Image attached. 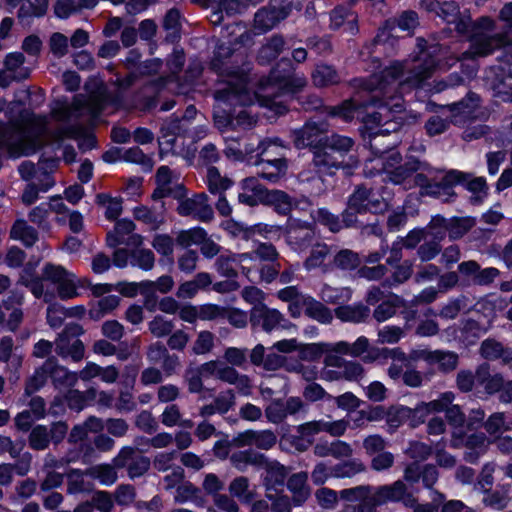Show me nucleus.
<instances>
[{"label":"nucleus","instance_id":"nucleus-27","mask_svg":"<svg viewBox=\"0 0 512 512\" xmlns=\"http://www.w3.org/2000/svg\"><path fill=\"white\" fill-rule=\"evenodd\" d=\"M476 379L477 384L481 385L487 393L501 392L504 379L500 374L491 375L488 366L482 365L477 369Z\"/></svg>","mask_w":512,"mask_h":512},{"label":"nucleus","instance_id":"nucleus-54","mask_svg":"<svg viewBox=\"0 0 512 512\" xmlns=\"http://www.w3.org/2000/svg\"><path fill=\"white\" fill-rule=\"evenodd\" d=\"M284 46V40L281 37H273L267 44H265L260 52L259 59L262 62H268L276 58Z\"/></svg>","mask_w":512,"mask_h":512},{"label":"nucleus","instance_id":"nucleus-37","mask_svg":"<svg viewBox=\"0 0 512 512\" xmlns=\"http://www.w3.org/2000/svg\"><path fill=\"white\" fill-rule=\"evenodd\" d=\"M206 183L212 194L222 195L232 186V181L227 177H222L217 168L210 166L207 169Z\"/></svg>","mask_w":512,"mask_h":512},{"label":"nucleus","instance_id":"nucleus-4","mask_svg":"<svg viewBox=\"0 0 512 512\" xmlns=\"http://www.w3.org/2000/svg\"><path fill=\"white\" fill-rule=\"evenodd\" d=\"M400 162V154L392 149L370 159L366 164L365 171L370 174H372V170H376L377 173L383 172L390 182L403 185L405 189L415 186L423 187L427 184V174L432 172L427 163L412 156L407 157L404 165H400Z\"/></svg>","mask_w":512,"mask_h":512},{"label":"nucleus","instance_id":"nucleus-5","mask_svg":"<svg viewBox=\"0 0 512 512\" xmlns=\"http://www.w3.org/2000/svg\"><path fill=\"white\" fill-rule=\"evenodd\" d=\"M500 18L509 24V35H512V2L502 8ZM510 44L512 39L508 35L499 36L494 33V23L491 19L482 18L473 28L470 48L463 54V58L486 56L494 49Z\"/></svg>","mask_w":512,"mask_h":512},{"label":"nucleus","instance_id":"nucleus-45","mask_svg":"<svg viewBox=\"0 0 512 512\" xmlns=\"http://www.w3.org/2000/svg\"><path fill=\"white\" fill-rule=\"evenodd\" d=\"M119 302L120 298L116 295L105 296L99 299L97 303L91 308L90 315L93 319L99 320L117 308Z\"/></svg>","mask_w":512,"mask_h":512},{"label":"nucleus","instance_id":"nucleus-53","mask_svg":"<svg viewBox=\"0 0 512 512\" xmlns=\"http://www.w3.org/2000/svg\"><path fill=\"white\" fill-rule=\"evenodd\" d=\"M312 77L315 85L317 86L334 84L339 80L337 72L327 65H318Z\"/></svg>","mask_w":512,"mask_h":512},{"label":"nucleus","instance_id":"nucleus-13","mask_svg":"<svg viewBox=\"0 0 512 512\" xmlns=\"http://www.w3.org/2000/svg\"><path fill=\"white\" fill-rule=\"evenodd\" d=\"M181 123L182 122L179 120H173L162 125L161 134L158 140L161 156L171 153L181 155L186 158L193 155L194 149L184 152L177 147V142L181 139L177 134L180 130Z\"/></svg>","mask_w":512,"mask_h":512},{"label":"nucleus","instance_id":"nucleus-31","mask_svg":"<svg viewBox=\"0 0 512 512\" xmlns=\"http://www.w3.org/2000/svg\"><path fill=\"white\" fill-rule=\"evenodd\" d=\"M90 506L95 507L100 512H111L114 508V501L108 492L97 491L92 496L90 503L78 506L75 512H90Z\"/></svg>","mask_w":512,"mask_h":512},{"label":"nucleus","instance_id":"nucleus-44","mask_svg":"<svg viewBox=\"0 0 512 512\" xmlns=\"http://www.w3.org/2000/svg\"><path fill=\"white\" fill-rule=\"evenodd\" d=\"M56 386H74L78 381V374L68 371L65 367L56 366L52 361V367L48 370Z\"/></svg>","mask_w":512,"mask_h":512},{"label":"nucleus","instance_id":"nucleus-46","mask_svg":"<svg viewBox=\"0 0 512 512\" xmlns=\"http://www.w3.org/2000/svg\"><path fill=\"white\" fill-rule=\"evenodd\" d=\"M346 21V30L353 34L356 31L355 21L356 17L354 14L345 7L336 8L331 14V26L333 28H339Z\"/></svg>","mask_w":512,"mask_h":512},{"label":"nucleus","instance_id":"nucleus-25","mask_svg":"<svg viewBox=\"0 0 512 512\" xmlns=\"http://www.w3.org/2000/svg\"><path fill=\"white\" fill-rule=\"evenodd\" d=\"M243 192L239 194V201L249 206L263 202L268 192L256 178H246L242 182Z\"/></svg>","mask_w":512,"mask_h":512},{"label":"nucleus","instance_id":"nucleus-56","mask_svg":"<svg viewBox=\"0 0 512 512\" xmlns=\"http://www.w3.org/2000/svg\"><path fill=\"white\" fill-rule=\"evenodd\" d=\"M318 424L320 432H326L334 437L342 436L348 428V421L345 419L333 421L321 419L318 420Z\"/></svg>","mask_w":512,"mask_h":512},{"label":"nucleus","instance_id":"nucleus-29","mask_svg":"<svg viewBox=\"0 0 512 512\" xmlns=\"http://www.w3.org/2000/svg\"><path fill=\"white\" fill-rule=\"evenodd\" d=\"M307 474L297 473L292 475L288 480V489L293 494L295 505H301L310 495V489L306 485Z\"/></svg>","mask_w":512,"mask_h":512},{"label":"nucleus","instance_id":"nucleus-9","mask_svg":"<svg viewBox=\"0 0 512 512\" xmlns=\"http://www.w3.org/2000/svg\"><path fill=\"white\" fill-rule=\"evenodd\" d=\"M445 187L436 186L432 188L428 193L435 194L437 197L442 198L447 201L450 196H452L450 186L454 184H464L467 189L473 193L480 194L485 191L486 181L483 177H478L469 180V176L459 172V171H450L444 178Z\"/></svg>","mask_w":512,"mask_h":512},{"label":"nucleus","instance_id":"nucleus-24","mask_svg":"<svg viewBox=\"0 0 512 512\" xmlns=\"http://www.w3.org/2000/svg\"><path fill=\"white\" fill-rule=\"evenodd\" d=\"M252 258V254L250 253L223 254L217 259L216 268L221 275L234 277L236 276V268L240 266L242 272L247 275L249 269L242 264L248 260H252Z\"/></svg>","mask_w":512,"mask_h":512},{"label":"nucleus","instance_id":"nucleus-14","mask_svg":"<svg viewBox=\"0 0 512 512\" xmlns=\"http://www.w3.org/2000/svg\"><path fill=\"white\" fill-rule=\"evenodd\" d=\"M315 232L313 227L303 221L290 219L287 227V243L295 251H304L314 239Z\"/></svg>","mask_w":512,"mask_h":512},{"label":"nucleus","instance_id":"nucleus-33","mask_svg":"<svg viewBox=\"0 0 512 512\" xmlns=\"http://www.w3.org/2000/svg\"><path fill=\"white\" fill-rule=\"evenodd\" d=\"M10 236L14 240L21 241L27 247L32 246L38 239L36 230L27 225L24 220H18L13 225Z\"/></svg>","mask_w":512,"mask_h":512},{"label":"nucleus","instance_id":"nucleus-3","mask_svg":"<svg viewBox=\"0 0 512 512\" xmlns=\"http://www.w3.org/2000/svg\"><path fill=\"white\" fill-rule=\"evenodd\" d=\"M273 85H276L282 90L281 95L271 97L269 93L251 94L246 87V75L241 72H233L228 75L226 80V87L220 88L216 92L217 105L214 108V121L219 129H226L228 127L248 128L255 122V118L246 110L241 109L236 115L227 110L231 105L239 104L246 106L254 103L256 100L261 107L267 108L275 115H282L286 112V105L280 98L282 95L293 94L303 88L306 80L303 77H286L279 79L275 72L272 76Z\"/></svg>","mask_w":512,"mask_h":512},{"label":"nucleus","instance_id":"nucleus-10","mask_svg":"<svg viewBox=\"0 0 512 512\" xmlns=\"http://www.w3.org/2000/svg\"><path fill=\"white\" fill-rule=\"evenodd\" d=\"M454 399L455 395L452 392H444L435 400L421 402L413 411L406 407H398L395 409V414L399 418L408 417L413 414V417H417L423 422L425 417L431 413L446 411L448 406L453 403Z\"/></svg>","mask_w":512,"mask_h":512},{"label":"nucleus","instance_id":"nucleus-49","mask_svg":"<svg viewBox=\"0 0 512 512\" xmlns=\"http://www.w3.org/2000/svg\"><path fill=\"white\" fill-rule=\"evenodd\" d=\"M86 474L98 479L102 485H112L117 480V473L110 465H97L89 468Z\"/></svg>","mask_w":512,"mask_h":512},{"label":"nucleus","instance_id":"nucleus-42","mask_svg":"<svg viewBox=\"0 0 512 512\" xmlns=\"http://www.w3.org/2000/svg\"><path fill=\"white\" fill-rule=\"evenodd\" d=\"M320 296L322 300L331 304H341L344 302H348L352 297L351 289L347 287H331L329 285H324L321 289Z\"/></svg>","mask_w":512,"mask_h":512},{"label":"nucleus","instance_id":"nucleus-64","mask_svg":"<svg viewBox=\"0 0 512 512\" xmlns=\"http://www.w3.org/2000/svg\"><path fill=\"white\" fill-rule=\"evenodd\" d=\"M49 47L56 57H63L68 52V38L59 32H55L50 36Z\"/></svg>","mask_w":512,"mask_h":512},{"label":"nucleus","instance_id":"nucleus-21","mask_svg":"<svg viewBox=\"0 0 512 512\" xmlns=\"http://www.w3.org/2000/svg\"><path fill=\"white\" fill-rule=\"evenodd\" d=\"M411 357L415 360L423 359L429 364L438 365L443 371H451L456 368L458 357L453 352L440 350L430 351L428 349L414 350Z\"/></svg>","mask_w":512,"mask_h":512},{"label":"nucleus","instance_id":"nucleus-28","mask_svg":"<svg viewBox=\"0 0 512 512\" xmlns=\"http://www.w3.org/2000/svg\"><path fill=\"white\" fill-rule=\"evenodd\" d=\"M260 165L262 167V177L271 182H276L279 180L282 176L285 175L287 170L286 161L282 158L262 159Z\"/></svg>","mask_w":512,"mask_h":512},{"label":"nucleus","instance_id":"nucleus-1","mask_svg":"<svg viewBox=\"0 0 512 512\" xmlns=\"http://www.w3.org/2000/svg\"><path fill=\"white\" fill-rule=\"evenodd\" d=\"M417 47V55L403 63H392L380 75L374 74L369 81L363 83V89L373 93L370 103L363 105L356 99L346 100L339 107H333L330 114L345 121L361 119L371 135L398 130L401 126L399 114L403 112L404 104L402 98L393 93L399 87L417 86L436 69H442V64L433 59L437 47L427 50L423 39L418 40Z\"/></svg>","mask_w":512,"mask_h":512},{"label":"nucleus","instance_id":"nucleus-2","mask_svg":"<svg viewBox=\"0 0 512 512\" xmlns=\"http://www.w3.org/2000/svg\"><path fill=\"white\" fill-rule=\"evenodd\" d=\"M102 109L103 105L95 99L86 103L79 96L72 103L56 101L51 115L60 126L53 133H49L44 119L21 114L19 121H11L8 126L0 125V147L7 149L12 157H20L36 152L45 140L60 146L64 139L84 135L83 128L76 122L86 115L89 120H95Z\"/></svg>","mask_w":512,"mask_h":512},{"label":"nucleus","instance_id":"nucleus-16","mask_svg":"<svg viewBox=\"0 0 512 512\" xmlns=\"http://www.w3.org/2000/svg\"><path fill=\"white\" fill-rule=\"evenodd\" d=\"M135 224L129 219L119 220L114 228V231L109 232L107 235V244L110 247H115L119 244L127 246H140L143 242V237L139 234L133 233Z\"/></svg>","mask_w":512,"mask_h":512},{"label":"nucleus","instance_id":"nucleus-26","mask_svg":"<svg viewBox=\"0 0 512 512\" xmlns=\"http://www.w3.org/2000/svg\"><path fill=\"white\" fill-rule=\"evenodd\" d=\"M57 285L60 298L71 299L77 297L79 295V290L88 287L90 283L88 279L78 278L73 273L69 272Z\"/></svg>","mask_w":512,"mask_h":512},{"label":"nucleus","instance_id":"nucleus-17","mask_svg":"<svg viewBox=\"0 0 512 512\" xmlns=\"http://www.w3.org/2000/svg\"><path fill=\"white\" fill-rule=\"evenodd\" d=\"M177 211L182 216H192L202 221L210 220L213 216L205 194H197L191 198L180 200Z\"/></svg>","mask_w":512,"mask_h":512},{"label":"nucleus","instance_id":"nucleus-23","mask_svg":"<svg viewBox=\"0 0 512 512\" xmlns=\"http://www.w3.org/2000/svg\"><path fill=\"white\" fill-rule=\"evenodd\" d=\"M342 499L347 501H359V512H374V489L370 486H358L344 489L340 492Z\"/></svg>","mask_w":512,"mask_h":512},{"label":"nucleus","instance_id":"nucleus-35","mask_svg":"<svg viewBox=\"0 0 512 512\" xmlns=\"http://www.w3.org/2000/svg\"><path fill=\"white\" fill-rule=\"evenodd\" d=\"M369 314V309L361 304L340 306L335 310L338 319L345 322H361Z\"/></svg>","mask_w":512,"mask_h":512},{"label":"nucleus","instance_id":"nucleus-40","mask_svg":"<svg viewBox=\"0 0 512 512\" xmlns=\"http://www.w3.org/2000/svg\"><path fill=\"white\" fill-rule=\"evenodd\" d=\"M438 14L444 21L449 24H455L459 32H464L467 28V23L459 20V8L454 2H444L439 6Z\"/></svg>","mask_w":512,"mask_h":512},{"label":"nucleus","instance_id":"nucleus-47","mask_svg":"<svg viewBox=\"0 0 512 512\" xmlns=\"http://www.w3.org/2000/svg\"><path fill=\"white\" fill-rule=\"evenodd\" d=\"M265 465L266 475L265 481L268 485H282L284 483L286 472L284 466L275 461H266L262 459V463Z\"/></svg>","mask_w":512,"mask_h":512},{"label":"nucleus","instance_id":"nucleus-48","mask_svg":"<svg viewBox=\"0 0 512 512\" xmlns=\"http://www.w3.org/2000/svg\"><path fill=\"white\" fill-rule=\"evenodd\" d=\"M206 238V232L200 227L180 231L176 241L182 247L200 245Z\"/></svg>","mask_w":512,"mask_h":512},{"label":"nucleus","instance_id":"nucleus-52","mask_svg":"<svg viewBox=\"0 0 512 512\" xmlns=\"http://www.w3.org/2000/svg\"><path fill=\"white\" fill-rule=\"evenodd\" d=\"M155 263V257L149 249H136L131 253L130 264L142 270H151Z\"/></svg>","mask_w":512,"mask_h":512},{"label":"nucleus","instance_id":"nucleus-8","mask_svg":"<svg viewBox=\"0 0 512 512\" xmlns=\"http://www.w3.org/2000/svg\"><path fill=\"white\" fill-rule=\"evenodd\" d=\"M250 319L252 326H260L266 332L279 328L291 332L296 330V326L287 321L282 313L266 305L253 306Z\"/></svg>","mask_w":512,"mask_h":512},{"label":"nucleus","instance_id":"nucleus-41","mask_svg":"<svg viewBox=\"0 0 512 512\" xmlns=\"http://www.w3.org/2000/svg\"><path fill=\"white\" fill-rule=\"evenodd\" d=\"M96 203L104 208L105 216L109 220L117 219L122 212L121 198L101 193L96 196Z\"/></svg>","mask_w":512,"mask_h":512},{"label":"nucleus","instance_id":"nucleus-38","mask_svg":"<svg viewBox=\"0 0 512 512\" xmlns=\"http://www.w3.org/2000/svg\"><path fill=\"white\" fill-rule=\"evenodd\" d=\"M371 196V192L367 189H357L349 199L348 211L361 213L366 210H371L374 206Z\"/></svg>","mask_w":512,"mask_h":512},{"label":"nucleus","instance_id":"nucleus-32","mask_svg":"<svg viewBox=\"0 0 512 512\" xmlns=\"http://www.w3.org/2000/svg\"><path fill=\"white\" fill-rule=\"evenodd\" d=\"M481 354L487 359L501 358L506 364L512 363V349H504L494 340H486L481 345Z\"/></svg>","mask_w":512,"mask_h":512},{"label":"nucleus","instance_id":"nucleus-12","mask_svg":"<svg viewBox=\"0 0 512 512\" xmlns=\"http://www.w3.org/2000/svg\"><path fill=\"white\" fill-rule=\"evenodd\" d=\"M83 333L82 327L77 324L69 325L64 334L55 342V351L62 357H71L74 361H79L84 356V345L77 338L70 339L69 336H78Z\"/></svg>","mask_w":512,"mask_h":512},{"label":"nucleus","instance_id":"nucleus-58","mask_svg":"<svg viewBox=\"0 0 512 512\" xmlns=\"http://www.w3.org/2000/svg\"><path fill=\"white\" fill-rule=\"evenodd\" d=\"M33 267L27 266L21 273L20 282L30 287L32 293L36 297H40L43 294V285L40 278L34 276Z\"/></svg>","mask_w":512,"mask_h":512},{"label":"nucleus","instance_id":"nucleus-51","mask_svg":"<svg viewBox=\"0 0 512 512\" xmlns=\"http://www.w3.org/2000/svg\"><path fill=\"white\" fill-rule=\"evenodd\" d=\"M484 426L490 435H494L499 432L512 430V421H506L504 413L496 412L489 416Z\"/></svg>","mask_w":512,"mask_h":512},{"label":"nucleus","instance_id":"nucleus-61","mask_svg":"<svg viewBox=\"0 0 512 512\" xmlns=\"http://www.w3.org/2000/svg\"><path fill=\"white\" fill-rule=\"evenodd\" d=\"M29 441L33 449L43 450L49 444L50 434L44 426H36L30 434Z\"/></svg>","mask_w":512,"mask_h":512},{"label":"nucleus","instance_id":"nucleus-15","mask_svg":"<svg viewBox=\"0 0 512 512\" xmlns=\"http://www.w3.org/2000/svg\"><path fill=\"white\" fill-rule=\"evenodd\" d=\"M280 0H272L269 8L259 10L254 19L255 29L264 33L275 27L281 20L285 19L289 12V4L278 7Z\"/></svg>","mask_w":512,"mask_h":512},{"label":"nucleus","instance_id":"nucleus-20","mask_svg":"<svg viewBox=\"0 0 512 512\" xmlns=\"http://www.w3.org/2000/svg\"><path fill=\"white\" fill-rule=\"evenodd\" d=\"M479 106V98L475 94H470L468 97L459 103L450 105L447 108L448 115L451 122L456 125H462L466 121L476 118V110Z\"/></svg>","mask_w":512,"mask_h":512},{"label":"nucleus","instance_id":"nucleus-22","mask_svg":"<svg viewBox=\"0 0 512 512\" xmlns=\"http://www.w3.org/2000/svg\"><path fill=\"white\" fill-rule=\"evenodd\" d=\"M324 123H307L303 128L294 132V144L297 148L314 146L322 143V135L326 132Z\"/></svg>","mask_w":512,"mask_h":512},{"label":"nucleus","instance_id":"nucleus-43","mask_svg":"<svg viewBox=\"0 0 512 512\" xmlns=\"http://www.w3.org/2000/svg\"><path fill=\"white\" fill-rule=\"evenodd\" d=\"M306 314L323 324L330 323L333 319L331 310L310 296L306 303Z\"/></svg>","mask_w":512,"mask_h":512},{"label":"nucleus","instance_id":"nucleus-39","mask_svg":"<svg viewBox=\"0 0 512 512\" xmlns=\"http://www.w3.org/2000/svg\"><path fill=\"white\" fill-rule=\"evenodd\" d=\"M133 215L135 219L148 225L152 230L158 229L164 223V216L161 212H156L146 206L135 207Z\"/></svg>","mask_w":512,"mask_h":512},{"label":"nucleus","instance_id":"nucleus-6","mask_svg":"<svg viewBox=\"0 0 512 512\" xmlns=\"http://www.w3.org/2000/svg\"><path fill=\"white\" fill-rule=\"evenodd\" d=\"M352 146L353 141L351 138L340 135H332L325 148L317 149L314 152L313 162L315 167H317L318 174H323L326 170L337 168L339 166L344 169L346 167L352 168L357 166L358 161L356 159H353L351 164L343 165V162H338L333 156V153L342 155L343 153L349 151Z\"/></svg>","mask_w":512,"mask_h":512},{"label":"nucleus","instance_id":"nucleus-19","mask_svg":"<svg viewBox=\"0 0 512 512\" xmlns=\"http://www.w3.org/2000/svg\"><path fill=\"white\" fill-rule=\"evenodd\" d=\"M374 505L378 506L388 501H403L405 505H413L414 498L406 493V486L402 481L392 485H385L374 489Z\"/></svg>","mask_w":512,"mask_h":512},{"label":"nucleus","instance_id":"nucleus-60","mask_svg":"<svg viewBox=\"0 0 512 512\" xmlns=\"http://www.w3.org/2000/svg\"><path fill=\"white\" fill-rule=\"evenodd\" d=\"M173 328V322L160 315L155 316L149 323V330L156 337L167 336Z\"/></svg>","mask_w":512,"mask_h":512},{"label":"nucleus","instance_id":"nucleus-7","mask_svg":"<svg viewBox=\"0 0 512 512\" xmlns=\"http://www.w3.org/2000/svg\"><path fill=\"white\" fill-rule=\"evenodd\" d=\"M475 225V220L471 217H454L449 220L436 216L429 223L430 233L433 239L441 241L446 232L450 239H459L464 236Z\"/></svg>","mask_w":512,"mask_h":512},{"label":"nucleus","instance_id":"nucleus-50","mask_svg":"<svg viewBox=\"0 0 512 512\" xmlns=\"http://www.w3.org/2000/svg\"><path fill=\"white\" fill-rule=\"evenodd\" d=\"M329 255V248L324 243H316L312 246L309 256L305 261V268L312 270L321 267Z\"/></svg>","mask_w":512,"mask_h":512},{"label":"nucleus","instance_id":"nucleus-59","mask_svg":"<svg viewBox=\"0 0 512 512\" xmlns=\"http://www.w3.org/2000/svg\"><path fill=\"white\" fill-rule=\"evenodd\" d=\"M364 470V465L359 460H352L333 467V476L336 478L351 477Z\"/></svg>","mask_w":512,"mask_h":512},{"label":"nucleus","instance_id":"nucleus-11","mask_svg":"<svg viewBox=\"0 0 512 512\" xmlns=\"http://www.w3.org/2000/svg\"><path fill=\"white\" fill-rule=\"evenodd\" d=\"M157 187L153 192V199H161L167 196L181 198L184 196V187L177 183L179 175L167 166H161L156 173Z\"/></svg>","mask_w":512,"mask_h":512},{"label":"nucleus","instance_id":"nucleus-55","mask_svg":"<svg viewBox=\"0 0 512 512\" xmlns=\"http://www.w3.org/2000/svg\"><path fill=\"white\" fill-rule=\"evenodd\" d=\"M52 367V360H47L42 368L35 371L34 375L29 379L26 392L31 394L41 388L46 382L48 370Z\"/></svg>","mask_w":512,"mask_h":512},{"label":"nucleus","instance_id":"nucleus-63","mask_svg":"<svg viewBox=\"0 0 512 512\" xmlns=\"http://www.w3.org/2000/svg\"><path fill=\"white\" fill-rule=\"evenodd\" d=\"M265 416L273 424L282 422L287 417L284 402L281 400L272 401L265 409Z\"/></svg>","mask_w":512,"mask_h":512},{"label":"nucleus","instance_id":"nucleus-18","mask_svg":"<svg viewBox=\"0 0 512 512\" xmlns=\"http://www.w3.org/2000/svg\"><path fill=\"white\" fill-rule=\"evenodd\" d=\"M451 445L453 447H460L465 445L469 450L465 458L469 462H475L481 455H483L489 446V440L487 437L480 434H473L468 438L464 439L462 436L458 435L456 431L453 432Z\"/></svg>","mask_w":512,"mask_h":512},{"label":"nucleus","instance_id":"nucleus-36","mask_svg":"<svg viewBox=\"0 0 512 512\" xmlns=\"http://www.w3.org/2000/svg\"><path fill=\"white\" fill-rule=\"evenodd\" d=\"M263 203L273 206L280 214L289 213L293 206L290 197L280 190H268Z\"/></svg>","mask_w":512,"mask_h":512},{"label":"nucleus","instance_id":"nucleus-30","mask_svg":"<svg viewBox=\"0 0 512 512\" xmlns=\"http://www.w3.org/2000/svg\"><path fill=\"white\" fill-rule=\"evenodd\" d=\"M334 343L318 342L302 344L300 343L298 356L304 361H316L320 359L325 352L334 351Z\"/></svg>","mask_w":512,"mask_h":512},{"label":"nucleus","instance_id":"nucleus-34","mask_svg":"<svg viewBox=\"0 0 512 512\" xmlns=\"http://www.w3.org/2000/svg\"><path fill=\"white\" fill-rule=\"evenodd\" d=\"M334 345V351L341 353L342 355L358 357L368 351L369 340L364 336H360L352 344L346 341H339L334 343Z\"/></svg>","mask_w":512,"mask_h":512},{"label":"nucleus","instance_id":"nucleus-57","mask_svg":"<svg viewBox=\"0 0 512 512\" xmlns=\"http://www.w3.org/2000/svg\"><path fill=\"white\" fill-rule=\"evenodd\" d=\"M262 459V455L249 451H240L231 456V462L238 470H244L249 464L262 463Z\"/></svg>","mask_w":512,"mask_h":512},{"label":"nucleus","instance_id":"nucleus-62","mask_svg":"<svg viewBox=\"0 0 512 512\" xmlns=\"http://www.w3.org/2000/svg\"><path fill=\"white\" fill-rule=\"evenodd\" d=\"M214 346V335L209 331H201L194 344L193 352L197 355H203L212 350Z\"/></svg>","mask_w":512,"mask_h":512}]
</instances>
